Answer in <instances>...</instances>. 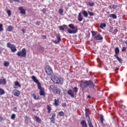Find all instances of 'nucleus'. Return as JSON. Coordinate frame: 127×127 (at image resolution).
Segmentation results:
<instances>
[{"label": "nucleus", "instance_id": "obj_1", "mask_svg": "<svg viewBox=\"0 0 127 127\" xmlns=\"http://www.w3.org/2000/svg\"><path fill=\"white\" fill-rule=\"evenodd\" d=\"M45 72L49 76H51V79L54 83L55 84H57L58 85H62L63 84L64 80L62 77L58 78V77L56 76L55 75H53V70L50 66L47 65L45 67Z\"/></svg>", "mask_w": 127, "mask_h": 127}, {"label": "nucleus", "instance_id": "obj_2", "mask_svg": "<svg viewBox=\"0 0 127 127\" xmlns=\"http://www.w3.org/2000/svg\"><path fill=\"white\" fill-rule=\"evenodd\" d=\"M31 79L34 82L36 83V84H37L38 86V89L39 90V94L40 96H43L45 97V90L44 89V88L41 87V83L39 82V81H38V79H36V77H35L34 75L32 76Z\"/></svg>", "mask_w": 127, "mask_h": 127}, {"label": "nucleus", "instance_id": "obj_3", "mask_svg": "<svg viewBox=\"0 0 127 127\" xmlns=\"http://www.w3.org/2000/svg\"><path fill=\"white\" fill-rule=\"evenodd\" d=\"M80 83V86L83 90L86 89L87 87H89V88H94L95 87V84L92 80H81Z\"/></svg>", "mask_w": 127, "mask_h": 127}, {"label": "nucleus", "instance_id": "obj_4", "mask_svg": "<svg viewBox=\"0 0 127 127\" xmlns=\"http://www.w3.org/2000/svg\"><path fill=\"white\" fill-rule=\"evenodd\" d=\"M50 89L53 91L54 94L56 95H60L61 94V89L55 85H51L50 86Z\"/></svg>", "mask_w": 127, "mask_h": 127}, {"label": "nucleus", "instance_id": "obj_5", "mask_svg": "<svg viewBox=\"0 0 127 127\" xmlns=\"http://www.w3.org/2000/svg\"><path fill=\"white\" fill-rule=\"evenodd\" d=\"M16 55L18 56V57H23L24 58H26V55H27V52H26V49L23 48L21 51H18L16 53Z\"/></svg>", "mask_w": 127, "mask_h": 127}, {"label": "nucleus", "instance_id": "obj_6", "mask_svg": "<svg viewBox=\"0 0 127 127\" xmlns=\"http://www.w3.org/2000/svg\"><path fill=\"white\" fill-rule=\"evenodd\" d=\"M6 46L7 48H9L11 50V52H15L16 51V47L9 42L7 43Z\"/></svg>", "mask_w": 127, "mask_h": 127}, {"label": "nucleus", "instance_id": "obj_7", "mask_svg": "<svg viewBox=\"0 0 127 127\" xmlns=\"http://www.w3.org/2000/svg\"><path fill=\"white\" fill-rule=\"evenodd\" d=\"M94 40H103L104 38H103V36H102V35L101 34L99 33L97 35H96L94 37Z\"/></svg>", "mask_w": 127, "mask_h": 127}, {"label": "nucleus", "instance_id": "obj_8", "mask_svg": "<svg viewBox=\"0 0 127 127\" xmlns=\"http://www.w3.org/2000/svg\"><path fill=\"white\" fill-rule=\"evenodd\" d=\"M57 41L53 40L52 41L55 44H58V43H60V41H61V36L60 35H57L56 36Z\"/></svg>", "mask_w": 127, "mask_h": 127}, {"label": "nucleus", "instance_id": "obj_9", "mask_svg": "<svg viewBox=\"0 0 127 127\" xmlns=\"http://www.w3.org/2000/svg\"><path fill=\"white\" fill-rule=\"evenodd\" d=\"M65 30H67L68 33H69L70 34L72 33H73L74 34L75 33H77V32H78L77 29L71 30V29L68 28V27H67V29Z\"/></svg>", "mask_w": 127, "mask_h": 127}, {"label": "nucleus", "instance_id": "obj_10", "mask_svg": "<svg viewBox=\"0 0 127 127\" xmlns=\"http://www.w3.org/2000/svg\"><path fill=\"white\" fill-rule=\"evenodd\" d=\"M55 117H56V113H54L52 114V117L51 118V123L52 124H55Z\"/></svg>", "mask_w": 127, "mask_h": 127}, {"label": "nucleus", "instance_id": "obj_11", "mask_svg": "<svg viewBox=\"0 0 127 127\" xmlns=\"http://www.w3.org/2000/svg\"><path fill=\"white\" fill-rule=\"evenodd\" d=\"M59 28L60 30L64 31V29H68V26L66 25H63V26H59Z\"/></svg>", "mask_w": 127, "mask_h": 127}, {"label": "nucleus", "instance_id": "obj_12", "mask_svg": "<svg viewBox=\"0 0 127 127\" xmlns=\"http://www.w3.org/2000/svg\"><path fill=\"white\" fill-rule=\"evenodd\" d=\"M67 93L68 95L70 96L71 98H74V97H75L74 95V92H73V90H72V89L68 90Z\"/></svg>", "mask_w": 127, "mask_h": 127}, {"label": "nucleus", "instance_id": "obj_13", "mask_svg": "<svg viewBox=\"0 0 127 127\" xmlns=\"http://www.w3.org/2000/svg\"><path fill=\"white\" fill-rule=\"evenodd\" d=\"M53 105L56 107H58V106H59V99H55L54 100Z\"/></svg>", "mask_w": 127, "mask_h": 127}, {"label": "nucleus", "instance_id": "obj_14", "mask_svg": "<svg viewBox=\"0 0 127 127\" xmlns=\"http://www.w3.org/2000/svg\"><path fill=\"white\" fill-rule=\"evenodd\" d=\"M80 126L82 127H88V125L87 124V122L85 120H82L80 122Z\"/></svg>", "mask_w": 127, "mask_h": 127}, {"label": "nucleus", "instance_id": "obj_15", "mask_svg": "<svg viewBox=\"0 0 127 127\" xmlns=\"http://www.w3.org/2000/svg\"><path fill=\"white\" fill-rule=\"evenodd\" d=\"M13 94L14 96H16V97H18L19 95H20V92L18 90H15L13 91Z\"/></svg>", "mask_w": 127, "mask_h": 127}, {"label": "nucleus", "instance_id": "obj_16", "mask_svg": "<svg viewBox=\"0 0 127 127\" xmlns=\"http://www.w3.org/2000/svg\"><path fill=\"white\" fill-rule=\"evenodd\" d=\"M6 79L2 78L0 79V85H6Z\"/></svg>", "mask_w": 127, "mask_h": 127}, {"label": "nucleus", "instance_id": "obj_17", "mask_svg": "<svg viewBox=\"0 0 127 127\" xmlns=\"http://www.w3.org/2000/svg\"><path fill=\"white\" fill-rule=\"evenodd\" d=\"M115 54L114 55V56H118V55L120 54V49L119 48V47H116L115 49Z\"/></svg>", "mask_w": 127, "mask_h": 127}, {"label": "nucleus", "instance_id": "obj_18", "mask_svg": "<svg viewBox=\"0 0 127 127\" xmlns=\"http://www.w3.org/2000/svg\"><path fill=\"white\" fill-rule=\"evenodd\" d=\"M19 10H20V13H22V14H25V9L23 8L22 7H19L18 8Z\"/></svg>", "mask_w": 127, "mask_h": 127}, {"label": "nucleus", "instance_id": "obj_19", "mask_svg": "<svg viewBox=\"0 0 127 127\" xmlns=\"http://www.w3.org/2000/svg\"><path fill=\"white\" fill-rule=\"evenodd\" d=\"M83 16H82V15L81 14V12H79L78 13V15L77 16V19L78 20V21H82V20H83Z\"/></svg>", "mask_w": 127, "mask_h": 127}, {"label": "nucleus", "instance_id": "obj_20", "mask_svg": "<svg viewBox=\"0 0 127 127\" xmlns=\"http://www.w3.org/2000/svg\"><path fill=\"white\" fill-rule=\"evenodd\" d=\"M34 119L37 123H38L39 124H40V123H41V119L39 117L35 116Z\"/></svg>", "mask_w": 127, "mask_h": 127}, {"label": "nucleus", "instance_id": "obj_21", "mask_svg": "<svg viewBox=\"0 0 127 127\" xmlns=\"http://www.w3.org/2000/svg\"><path fill=\"white\" fill-rule=\"evenodd\" d=\"M46 109L48 111V114H50L51 113V111H52V108H51V106L50 105H47Z\"/></svg>", "mask_w": 127, "mask_h": 127}, {"label": "nucleus", "instance_id": "obj_22", "mask_svg": "<svg viewBox=\"0 0 127 127\" xmlns=\"http://www.w3.org/2000/svg\"><path fill=\"white\" fill-rule=\"evenodd\" d=\"M32 97L34 100H40V97L39 96H37L35 93L32 94Z\"/></svg>", "mask_w": 127, "mask_h": 127}, {"label": "nucleus", "instance_id": "obj_23", "mask_svg": "<svg viewBox=\"0 0 127 127\" xmlns=\"http://www.w3.org/2000/svg\"><path fill=\"white\" fill-rule=\"evenodd\" d=\"M100 122H101V124L102 125H104V116H103V115H100Z\"/></svg>", "mask_w": 127, "mask_h": 127}, {"label": "nucleus", "instance_id": "obj_24", "mask_svg": "<svg viewBox=\"0 0 127 127\" xmlns=\"http://www.w3.org/2000/svg\"><path fill=\"white\" fill-rule=\"evenodd\" d=\"M7 31H9V32H11L13 30V27H12V26L11 25H9L7 28Z\"/></svg>", "mask_w": 127, "mask_h": 127}, {"label": "nucleus", "instance_id": "obj_25", "mask_svg": "<svg viewBox=\"0 0 127 127\" xmlns=\"http://www.w3.org/2000/svg\"><path fill=\"white\" fill-rule=\"evenodd\" d=\"M109 17H112V18H113V19H117V15L115 14H111L110 15H109Z\"/></svg>", "mask_w": 127, "mask_h": 127}, {"label": "nucleus", "instance_id": "obj_26", "mask_svg": "<svg viewBox=\"0 0 127 127\" xmlns=\"http://www.w3.org/2000/svg\"><path fill=\"white\" fill-rule=\"evenodd\" d=\"M85 117L86 119L88 118L89 121H91L90 120V116H89V113H88V112L87 111V108H85Z\"/></svg>", "mask_w": 127, "mask_h": 127}, {"label": "nucleus", "instance_id": "obj_27", "mask_svg": "<svg viewBox=\"0 0 127 127\" xmlns=\"http://www.w3.org/2000/svg\"><path fill=\"white\" fill-rule=\"evenodd\" d=\"M82 14L84 17H88V12H87V11L83 10L82 12Z\"/></svg>", "mask_w": 127, "mask_h": 127}, {"label": "nucleus", "instance_id": "obj_28", "mask_svg": "<svg viewBox=\"0 0 127 127\" xmlns=\"http://www.w3.org/2000/svg\"><path fill=\"white\" fill-rule=\"evenodd\" d=\"M107 26V25H106V23H101L100 27L101 28V29H104V27H106Z\"/></svg>", "mask_w": 127, "mask_h": 127}, {"label": "nucleus", "instance_id": "obj_29", "mask_svg": "<svg viewBox=\"0 0 127 127\" xmlns=\"http://www.w3.org/2000/svg\"><path fill=\"white\" fill-rule=\"evenodd\" d=\"M91 33H92V36L93 37H95V36H96V35H97V34H98V32L92 31Z\"/></svg>", "mask_w": 127, "mask_h": 127}, {"label": "nucleus", "instance_id": "obj_30", "mask_svg": "<svg viewBox=\"0 0 127 127\" xmlns=\"http://www.w3.org/2000/svg\"><path fill=\"white\" fill-rule=\"evenodd\" d=\"M116 57L117 59L118 60L119 62L120 63H121L122 64V63H123V59H122V58H120L119 57V56H116Z\"/></svg>", "mask_w": 127, "mask_h": 127}, {"label": "nucleus", "instance_id": "obj_31", "mask_svg": "<svg viewBox=\"0 0 127 127\" xmlns=\"http://www.w3.org/2000/svg\"><path fill=\"white\" fill-rule=\"evenodd\" d=\"M3 65L5 67H8V66H9V62L5 61L3 63Z\"/></svg>", "mask_w": 127, "mask_h": 127}, {"label": "nucleus", "instance_id": "obj_32", "mask_svg": "<svg viewBox=\"0 0 127 127\" xmlns=\"http://www.w3.org/2000/svg\"><path fill=\"white\" fill-rule=\"evenodd\" d=\"M87 5H89V6H94L95 5V3L94 2H88L87 3Z\"/></svg>", "mask_w": 127, "mask_h": 127}, {"label": "nucleus", "instance_id": "obj_33", "mask_svg": "<svg viewBox=\"0 0 127 127\" xmlns=\"http://www.w3.org/2000/svg\"><path fill=\"white\" fill-rule=\"evenodd\" d=\"M68 27H69V28H71V29H75V26H74V24H69Z\"/></svg>", "mask_w": 127, "mask_h": 127}, {"label": "nucleus", "instance_id": "obj_34", "mask_svg": "<svg viewBox=\"0 0 127 127\" xmlns=\"http://www.w3.org/2000/svg\"><path fill=\"white\" fill-rule=\"evenodd\" d=\"M87 122L89 127H94V126H93V124H92L91 120H88Z\"/></svg>", "mask_w": 127, "mask_h": 127}, {"label": "nucleus", "instance_id": "obj_35", "mask_svg": "<svg viewBox=\"0 0 127 127\" xmlns=\"http://www.w3.org/2000/svg\"><path fill=\"white\" fill-rule=\"evenodd\" d=\"M14 85L15 86H17L18 87H21V85H20V84H19L18 81H15L14 83Z\"/></svg>", "mask_w": 127, "mask_h": 127}, {"label": "nucleus", "instance_id": "obj_36", "mask_svg": "<svg viewBox=\"0 0 127 127\" xmlns=\"http://www.w3.org/2000/svg\"><path fill=\"white\" fill-rule=\"evenodd\" d=\"M63 12H64V11L63 9L60 8L59 9V14H60V15H62L63 14Z\"/></svg>", "mask_w": 127, "mask_h": 127}, {"label": "nucleus", "instance_id": "obj_37", "mask_svg": "<svg viewBox=\"0 0 127 127\" xmlns=\"http://www.w3.org/2000/svg\"><path fill=\"white\" fill-rule=\"evenodd\" d=\"M5 92L4 90L2 89V88H0V95H3L4 94Z\"/></svg>", "mask_w": 127, "mask_h": 127}, {"label": "nucleus", "instance_id": "obj_38", "mask_svg": "<svg viewBox=\"0 0 127 127\" xmlns=\"http://www.w3.org/2000/svg\"><path fill=\"white\" fill-rule=\"evenodd\" d=\"M59 116H60V117H63V116H64V112L63 111L59 112Z\"/></svg>", "mask_w": 127, "mask_h": 127}, {"label": "nucleus", "instance_id": "obj_39", "mask_svg": "<svg viewBox=\"0 0 127 127\" xmlns=\"http://www.w3.org/2000/svg\"><path fill=\"white\" fill-rule=\"evenodd\" d=\"M73 92L74 93H78V87H75L73 88Z\"/></svg>", "mask_w": 127, "mask_h": 127}, {"label": "nucleus", "instance_id": "obj_40", "mask_svg": "<svg viewBox=\"0 0 127 127\" xmlns=\"http://www.w3.org/2000/svg\"><path fill=\"white\" fill-rule=\"evenodd\" d=\"M15 114H12L11 115V120H14V119H15Z\"/></svg>", "mask_w": 127, "mask_h": 127}, {"label": "nucleus", "instance_id": "obj_41", "mask_svg": "<svg viewBox=\"0 0 127 127\" xmlns=\"http://www.w3.org/2000/svg\"><path fill=\"white\" fill-rule=\"evenodd\" d=\"M7 13L8 16H10V15H11V11H10V10H7Z\"/></svg>", "mask_w": 127, "mask_h": 127}, {"label": "nucleus", "instance_id": "obj_42", "mask_svg": "<svg viewBox=\"0 0 127 127\" xmlns=\"http://www.w3.org/2000/svg\"><path fill=\"white\" fill-rule=\"evenodd\" d=\"M88 14L89 15H90V16H94V13H93V12H90L89 11H88Z\"/></svg>", "mask_w": 127, "mask_h": 127}, {"label": "nucleus", "instance_id": "obj_43", "mask_svg": "<svg viewBox=\"0 0 127 127\" xmlns=\"http://www.w3.org/2000/svg\"><path fill=\"white\" fill-rule=\"evenodd\" d=\"M122 51L123 52H125L127 51V47H123V48L122 49Z\"/></svg>", "mask_w": 127, "mask_h": 127}, {"label": "nucleus", "instance_id": "obj_44", "mask_svg": "<svg viewBox=\"0 0 127 127\" xmlns=\"http://www.w3.org/2000/svg\"><path fill=\"white\" fill-rule=\"evenodd\" d=\"M2 24H0V32L1 31H3V28H2Z\"/></svg>", "mask_w": 127, "mask_h": 127}, {"label": "nucleus", "instance_id": "obj_45", "mask_svg": "<svg viewBox=\"0 0 127 127\" xmlns=\"http://www.w3.org/2000/svg\"><path fill=\"white\" fill-rule=\"evenodd\" d=\"M119 31V30H118L117 29H115L114 31H113V34H117V33Z\"/></svg>", "mask_w": 127, "mask_h": 127}, {"label": "nucleus", "instance_id": "obj_46", "mask_svg": "<svg viewBox=\"0 0 127 127\" xmlns=\"http://www.w3.org/2000/svg\"><path fill=\"white\" fill-rule=\"evenodd\" d=\"M62 107H63L64 108H66V107H67V105H66L65 103H62Z\"/></svg>", "mask_w": 127, "mask_h": 127}, {"label": "nucleus", "instance_id": "obj_47", "mask_svg": "<svg viewBox=\"0 0 127 127\" xmlns=\"http://www.w3.org/2000/svg\"><path fill=\"white\" fill-rule=\"evenodd\" d=\"M42 11L44 14H46V9H43Z\"/></svg>", "mask_w": 127, "mask_h": 127}, {"label": "nucleus", "instance_id": "obj_48", "mask_svg": "<svg viewBox=\"0 0 127 127\" xmlns=\"http://www.w3.org/2000/svg\"><path fill=\"white\" fill-rule=\"evenodd\" d=\"M10 2H12L13 1H17L18 2L19 1V0H9Z\"/></svg>", "mask_w": 127, "mask_h": 127}, {"label": "nucleus", "instance_id": "obj_49", "mask_svg": "<svg viewBox=\"0 0 127 127\" xmlns=\"http://www.w3.org/2000/svg\"><path fill=\"white\" fill-rule=\"evenodd\" d=\"M118 7V6L116 5H114L113 6L112 8H113L114 9H116V8H117Z\"/></svg>", "mask_w": 127, "mask_h": 127}, {"label": "nucleus", "instance_id": "obj_50", "mask_svg": "<svg viewBox=\"0 0 127 127\" xmlns=\"http://www.w3.org/2000/svg\"><path fill=\"white\" fill-rule=\"evenodd\" d=\"M17 110V108H16V107H14L13 109V111L14 112H16Z\"/></svg>", "mask_w": 127, "mask_h": 127}, {"label": "nucleus", "instance_id": "obj_51", "mask_svg": "<svg viewBox=\"0 0 127 127\" xmlns=\"http://www.w3.org/2000/svg\"><path fill=\"white\" fill-rule=\"evenodd\" d=\"M28 116H25V119L26 121H27L28 120Z\"/></svg>", "mask_w": 127, "mask_h": 127}, {"label": "nucleus", "instance_id": "obj_52", "mask_svg": "<svg viewBox=\"0 0 127 127\" xmlns=\"http://www.w3.org/2000/svg\"><path fill=\"white\" fill-rule=\"evenodd\" d=\"M42 37L44 38V39H46V36L45 35H43Z\"/></svg>", "mask_w": 127, "mask_h": 127}, {"label": "nucleus", "instance_id": "obj_53", "mask_svg": "<svg viewBox=\"0 0 127 127\" xmlns=\"http://www.w3.org/2000/svg\"><path fill=\"white\" fill-rule=\"evenodd\" d=\"M22 32H23V33H24L25 30L24 29H22Z\"/></svg>", "mask_w": 127, "mask_h": 127}, {"label": "nucleus", "instance_id": "obj_54", "mask_svg": "<svg viewBox=\"0 0 127 127\" xmlns=\"http://www.w3.org/2000/svg\"><path fill=\"white\" fill-rule=\"evenodd\" d=\"M88 99H91V96L90 95L87 96Z\"/></svg>", "mask_w": 127, "mask_h": 127}, {"label": "nucleus", "instance_id": "obj_55", "mask_svg": "<svg viewBox=\"0 0 127 127\" xmlns=\"http://www.w3.org/2000/svg\"><path fill=\"white\" fill-rule=\"evenodd\" d=\"M125 44L127 45V40L125 41Z\"/></svg>", "mask_w": 127, "mask_h": 127}, {"label": "nucleus", "instance_id": "obj_56", "mask_svg": "<svg viewBox=\"0 0 127 127\" xmlns=\"http://www.w3.org/2000/svg\"><path fill=\"white\" fill-rule=\"evenodd\" d=\"M109 8H110V9H112V6L111 5H109Z\"/></svg>", "mask_w": 127, "mask_h": 127}, {"label": "nucleus", "instance_id": "obj_57", "mask_svg": "<svg viewBox=\"0 0 127 127\" xmlns=\"http://www.w3.org/2000/svg\"><path fill=\"white\" fill-rule=\"evenodd\" d=\"M111 29H114V28L111 27Z\"/></svg>", "mask_w": 127, "mask_h": 127}, {"label": "nucleus", "instance_id": "obj_58", "mask_svg": "<svg viewBox=\"0 0 127 127\" xmlns=\"http://www.w3.org/2000/svg\"><path fill=\"white\" fill-rule=\"evenodd\" d=\"M24 23H26V21H24Z\"/></svg>", "mask_w": 127, "mask_h": 127}]
</instances>
